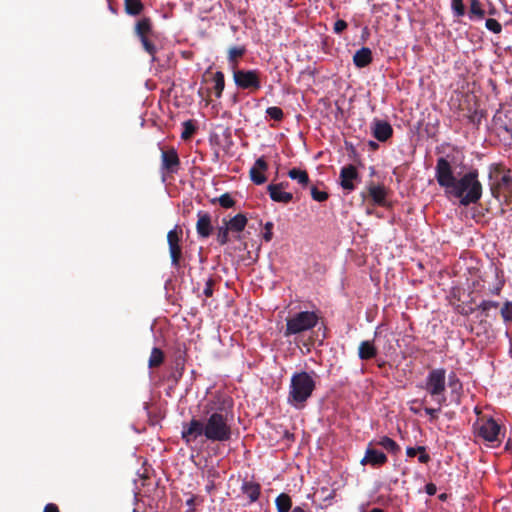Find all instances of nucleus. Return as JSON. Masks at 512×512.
<instances>
[{"instance_id":"nucleus-43","label":"nucleus","mask_w":512,"mask_h":512,"mask_svg":"<svg viewBox=\"0 0 512 512\" xmlns=\"http://www.w3.org/2000/svg\"><path fill=\"white\" fill-rule=\"evenodd\" d=\"M215 285V279L213 277H210L207 279L205 283V288L203 290V294L209 298L213 295V286Z\"/></svg>"},{"instance_id":"nucleus-32","label":"nucleus","mask_w":512,"mask_h":512,"mask_svg":"<svg viewBox=\"0 0 512 512\" xmlns=\"http://www.w3.org/2000/svg\"><path fill=\"white\" fill-rule=\"evenodd\" d=\"M213 81H214V88L213 89H214L215 96L217 98H220L222 96V92H223L224 87H225V77H224L223 72L217 71L214 74Z\"/></svg>"},{"instance_id":"nucleus-38","label":"nucleus","mask_w":512,"mask_h":512,"mask_svg":"<svg viewBox=\"0 0 512 512\" xmlns=\"http://www.w3.org/2000/svg\"><path fill=\"white\" fill-rule=\"evenodd\" d=\"M501 316L504 322H512V302L506 301L501 308Z\"/></svg>"},{"instance_id":"nucleus-1","label":"nucleus","mask_w":512,"mask_h":512,"mask_svg":"<svg viewBox=\"0 0 512 512\" xmlns=\"http://www.w3.org/2000/svg\"><path fill=\"white\" fill-rule=\"evenodd\" d=\"M231 436L227 410L224 406L215 407L213 402L204 406L202 418L192 417L189 422L183 423L181 431V438L187 445L199 437H205L206 441L212 443H222L229 441Z\"/></svg>"},{"instance_id":"nucleus-48","label":"nucleus","mask_w":512,"mask_h":512,"mask_svg":"<svg viewBox=\"0 0 512 512\" xmlns=\"http://www.w3.org/2000/svg\"><path fill=\"white\" fill-rule=\"evenodd\" d=\"M43 512H60L57 505L53 503H49L44 507Z\"/></svg>"},{"instance_id":"nucleus-25","label":"nucleus","mask_w":512,"mask_h":512,"mask_svg":"<svg viewBox=\"0 0 512 512\" xmlns=\"http://www.w3.org/2000/svg\"><path fill=\"white\" fill-rule=\"evenodd\" d=\"M124 10L130 16H138L144 10L141 0H124Z\"/></svg>"},{"instance_id":"nucleus-14","label":"nucleus","mask_w":512,"mask_h":512,"mask_svg":"<svg viewBox=\"0 0 512 512\" xmlns=\"http://www.w3.org/2000/svg\"><path fill=\"white\" fill-rule=\"evenodd\" d=\"M372 134L380 142H385L393 135V128L387 121L375 119L372 123Z\"/></svg>"},{"instance_id":"nucleus-36","label":"nucleus","mask_w":512,"mask_h":512,"mask_svg":"<svg viewBox=\"0 0 512 512\" xmlns=\"http://www.w3.org/2000/svg\"><path fill=\"white\" fill-rule=\"evenodd\" d=\"M183 128L184 129H183V131L181 133V138L183 140L190 139L192 137V135L195 133V130H196L192 120L185 121L183 123Z\"/></svg>"},{"instance_id":"nucleus-52","label":"nucleus","mask_w":512,"mask_h":512,"mask_svg":"<svg viewBox=\"0 0 512 512\" xmlns=\"http://www.w3.org/2000/svg\"><path fill=\"white\" fill-rule=\"evenodd\" d=\"M505 448H506V450H508L509 452L512 453V439L511 438L508 439V441H507V443L505 445Z\"/></svg>"},{"instance_id":"nucleus-19","label":"nucleus","mask_w":512,"mask_h":512,"mask_svg":"<svg viewBox=\"0 0 512 512\" xmlns=\"http://www.w3.org/2000/svg\"><path fill=\"white\" fill-rule=\"evenodd\" d=\"M372 51L368 47L357 50L353 56V63L357 68H365L372 63Z\"/></svg>"},{"instance_id":"nucleus-53","label":"nucleus","mask_w":512,"mask_h":512,"mask_svg":"<svg viewBox=\"0 0 512 512\" xmlns=\"http://www.w3.org/2000/svg\"><path fill=\"white\" fill-rule=\"evenodd\" d=\"M410 410H411V412H413L414 414H419V413H420V408H418V407L411 406V407H410Z\"/></svg>"},{"instance_id":"nucleus-20","label":"nucleus","mask_w":512,"mask_h":512,"mask_svg":"<svg viewBox=\"0 0 512 512\" xmlns=\"http://www.w3.org/2000/svg\"><path fill=\"white\" fill-rule=\"evenodd\" d=\"M499 127L503 129L509 136V145H512V109L499 113L496 116Z\"/></svg>"},{"instance_id":"nucleus-27","label":"nucleus","mask_w":512,"mask_h":512,"mask_svg":"<svg viewBox=\"0 0 512 512\" xmlns=\"http://www.w3.org/2000/svg\"><path fill=\"white\" fill-rule=\"evenodd\" d=\"M468 15L471 20H482L485 17V11L482 8L480 0H470Z\"/></svg>"},{"instance_id":"nucleus-7","label":"nucleus","mask_w":512,"mask_h":512,"mask_svg":"<svg viewBox=\"0 0 512 512\" xmlns=\"http://www.w3.org/2000/svg\"><path fill=\"white\" fill-rule=\"evenodd\" d=\"M134 33L140 40L144 51L151 56L153 62L156 61L157 48L152 41L155 33L151 19L149 17L139 19L135 24Z\"/></svg>"},{"instance_id":"nucleus-22","label":"nucleus","mask_w":512,"mask_h":512,"mask_svg":"<svg viewBox=\"0 0 512 512\" xmlns=\"http://www.w3.org/2000/svg\"><path fill=\"white\" fill-rule=\"evenodd\" d=\"M377 355V349L372 341H362L358 347V356L361 360H370Z\"/></svg>"},{"instance_id":"nucleus-31","label":"nucleus","mask_w":512,"mask_h":512,"mask_svg":"<svg viewBox=\"0 0 512 512\" xmlns=\"http://www.w3.org/2000/svg\"><path fill=\"white\" fill-rule=\"evenodd\" d=\"M245 52L244 46H234L228 50V60L233 64V70L236 69L238 58H241Z\"/></svg>"},{"instance_id":"nucleus-40","label":"nucleus","mask_w":512,"mask_h":512,"mask_svg":"<svg viewBox=\"0 0 512 512\" xmlns=\"http://www.w3.org/2000/svg\"><path fill=\"white\" fill-rule=\"evenodd\" d=\"M485 26L488 30H490L496 34H498L502 31V25L494 18L487 19Z\"/></svg>"},{"instance_id":"nucleus-28","label":"nucleus","mask_w":512,"mask_h":512,"mask_svg":"<svg viewBox=\"0 0 512 512\" xmlns=\"http://www.w3.org/2000/svg\"><path fill=\"white\" fill-rule=\"evenodd\" d=\"M288 176L292 180H296L303 187L307 186L309 183V175H308L307 171H305V170L293 168V169L289 170Z\"/></svg>"},{"instance_id":"nucleus-21","label":"nucleus","mask_w":512,"mask_h":512,"mask_svg":"<svg viewBox=\"0 0 512 512\" xmlns=\"http://www.w3.org/2000/svg\"><path fill=\"white\" fill-rule=\"evenodd\" d=\"M247 222V217L242 213L235 215L230 220L223 219V224H226L229 230L235 233L242 232L245 229Z\"/></svg>"},{"instance_id":"nucleus-55","label":"nucleus","mask_w":512,"mask_h":512,"mask_svg":"<svg viewBox=\"0 0 512 512\" xmlns=\"http://www.w3.org/2000/svg\"><path fill=\"white\" fill-rule=\"evenodd\" d=\"M369 512H383V510H382V509H380V508H373V509H372L371 511H369Z\"/></svg>"},{"instance_id":"nucleus-46","label":"nucleus","mask_w":512,"mask_h":512,"mask_svg":"<svg viewBox=\"0 0 512 512\" xmlns=\"http://www.w3.org/2000/svg\"><path fill=\"white\" fill-rule=\"evenodd\" d=\"M197 500H198V497L196 496H191L187 501H186V505L188 506V512H193L194 511V507L197 503Z\"/></svg>"},{"instance_id":"nucleus-26","label":"nucleus","mask_w":512,"mask_h":512,"mask_svg":"<svg viewBox=\"0 0 512 512\" xmlns=\"http://www.w3.org/2000/svg\"><path fill=\"white\" fill-rule=\"evenodd\" d=\"M277 512H289L292 509V499L286 493L279 494L275 499Z\"/></svg>"},{"instance_id":"nucleus-18","label":"nucleus","mask_w":512,"mask_h":512,"mask_svg":"<svg viewBox=\"0 0 512 512\" xmlns=\"http://www.w3.org/2000/svg\"><path fill=\"white\" fill-rule=\"evenodd\" d=\"M267 191L274 202L287 204L293 200L292 193L283 191V183L269 184Z\"/></svg>"},{"instance_id":"nucleus-2","label":"nucleus","mask_w":512,"mask_h":512,"mask_svg":"<svg viewBox=\"0 0 512 512\" xmlns=\"http://www.w3.org/2000/svg\"><path fill=\"white\" fill-rule=\"evenodd\" d=\"M478 170L473 169L457 179L451 163L444 157L437 159L435 179L444 189L447 197L459 199L462 206L476 204L482 197V184L478 179Z\"/></svg>"},{"instance_id":"nucleus-16","label":"nucleus","mask_w":512,"mask_h":512,"mask_svg":"<svg viewBox=\"0 0 512 512\" xmlns=\"http://www.w3.org/2000/svg\"><path fill=\"white\" fill-rule=\"evenodd\" d=\"M268 169V164L263 157L256 160L254 166L250 169V179L256 185L264 184L267 180L264 172Z\"/></svg>"},{"instance_id":"nucleus-8","label":"nucleus","mask_w":512,"mask_h":512,"mask_svg":"<svg viewBox=\"0 0 512 512\" xmlns=\"http://www.w3.org/2000/svg\"><path fill=\"white\" fill-rule=\"evenodd\" d=\"M182 237L183 229L179 225H175L174 228L167 233V243L171 259V266L176 270H179L182 267Z\"/></svg>"},{"instance_id":"nucleus-3","label":"nucleus","mask_w":512,"mask_h":512,"mask_svg":"<svg viewBox=\"0 0 512 512\" xmlns=\"http://www.w3.org/2000/svg\"><path fill=\"white\" fill-rule=\"evenodd\" d=\"M315 389L316 382L310 373L295 372L290 379L287 403L295 409H303Z\"/></svg>"},{"instance_id":"nucleus-37","label":"nucleus","mask_w":512,"mask_h":512,"mask_svg":"<svg viewBox=\"0 0 512 512\" xmlns=\"http://www.w3.org/2000/svg\"><path fill=\"white\" fill-rule=\"evenodd\" d=\"M451 8L456 17H462L465 15L463 0H451Z\"/></svg>"},{"instance_id":"nucleus-49","label":"nucleus","mask_w":512,"mask_h":512,"mask_svg":"<svg viewBox=\"0 0 512 512\" xmlns=\"http://www.w3.org/2000/svg\"><path fill=\"white\" fill-rule=\"evenodd\" d=\"M502 288H503V282H499V283H497V285L495 287L490 289V292L494 295H499Z\"/></svg>"},{"instance_id":"nucleus-56","label":"nucleus","mask_w":512,"mask_h":512,"mask_svg":"<svg viewBox=\"0 0 512 512\" xmlns=\"http://www.w3.org/2000/svg\"><path fill=\"white\" fill-rule=\"evenodd\" d=\"M282 183H283V189L288 186L287 182L286 183L282 182Z\"/></svg>"},{"instance_id":"nucleus-35","label":"nucleus","mask_w":512,"mask_h":512,"mask_svg":"<svg viewBox=\"0 0 512 512\" xmlns=\"http://www.w3.org/2000/svg\"><path fill=\"white\" fill-rule=\"evenodd\" d=\"M266 114L271 119H273V120H275L277 122L282 121L283 118H284V113H283L282 109L280 107H277V106L268 107L266 109Z\"/></svg>"},{"instance_id":"nucleus-9","label":"nucleus","mask_w":512,"mask_h":512,"mask_svg":"<svg viewBox=\"0 0 512 512\" xmlns=\"http://www.w3.org/2000/svg\"><path fill=\"white\" fill-rule=\"evenodd\" d=\"M261 72L259 70L234 69L233 80L235 85L242 90L253 93L261 88Z\"/></svg>"},{"instance_id":"nucleus-47","label":"nucleus","mask_w":512,"mask_h":512,"mask_svg":"<svg viewBox=\"0 0 512 512\" xmlns=\"http://www.w3.org/2000/svg\"><path fill=\"white\" fill-rule=\"evenodd\" d=\"M425 491L428 495L432 496L436 493L437 491V487L435 484L433 483H428L426 486H425Z\"/></svg>"},{"instance_id":"nucleus-42","label":"nucleus","mask_w":512,"mask_h":512,"mask_svg":"<svg viewBox=\"0 0 512 512\" xmlns=\"http://www.w3.org/2000/svg\"><path fill=\"white\" fill-rule=\"evenodd\" d=\"M499 306V303L497 301H491V300H483L476 309L481 310L482 312L486 313L491 308H497Z\"/></svg>"},{"instance_id":"nucleus-33","label":"nucleus","mask_w":512,"mask_h":512,"mask_svg":"<svg viewBox=\"0 0 512 512\" xmlns=\"http://www.w3.org/2000/svg\"><path fill=\"white\" fill-rule=\"evenodd\" d=\"M211 203H219V205L223 208H232L235 205V200L231 197L229 193H224L218 198H214L211 200Z\"/></svg>"},{"instance_id":"nucleus-34","label":"nucleus","mask_w":512,"mask_h":512,"mask_svg":"<svg viewBox=\"0 0 512 512\" xmlns=\"http://www.w3.org/2000/svg\"><path fill=\"white\" fill-rule=\"evenodd\" d=\"M229 232H231L229 230V228L227 227L226 224H224L223 226H220L218 227L217 229V242L220 244V245H226L228 242H229Z\"/></svg>"},{"instance_id":"nucleus-51","label":"nucleus","mask_w":512,"mask_h":512,"mask_svg":"<svg viewBox=\"0 0 512 512\" xmlns=\"http://www.w3.org/2000/svg\"><path fill=\"white\" fill-rule=\"evenodd\" d=\"M289 512H308V511L304 510V508L301 506H296L293 509H291Z\"/></svg>"},{"instance_id":"nucleus-24","label":"nucleus","mask_w":512,"mask_h":512,"mask_svg":"<svg viewBox=\"0 0 512 512\" xmlns=\"http://www.w3.org/2000/svg\"><path fill=\"white\" fill-rule=\"evenodd\" d=\"M418 456V461L422 464H427L430 461V455L426 452V448L424 446H417V447H407L406 449V455L408 457H415Z\"/></svg>"},{"instance_id":"nucleus-4","label":"nucleus","mask_w":512,"mask_h":512,"mask_svg":"<svg viewBox=\"0 0 512 512\" xmlns=\"http://www.w3.org/2000/svg\"><path fill=\"white\" fill-rule=\"evenodd\" d=\"M319 321V316L314 311H301L287 318L285 337L300 334L314 328Z\"/></svg>"},{"instance_id":"nucleus-13","label":"nucleus","mask_w":512,"mask_h":512,"mask_svg":"<svg viewBox=\"0 0 512 512\" xmlns=\"http://www.w3.org/2000/svg\"><path fill=\"white\" fill-rule=\"evenodd\" d=\"M339 179L341 187L350 192L355 189L354 181H359L360 177L357 168L349 164L341 168Z\"/></svg>"},{"instance_id":"nucleus-44","label":"nucleus","mask_w":512,"mask_h":512,"mask_svg":"<svg viewBox=\"0 0 512 512\" xmlns=\"http://www.w3.org/2000/svg\"><path fill=\"white\" fill-rule=\"evenodd\" d=\"M348 24L345 20L339 19L334 23L333 31L336 34L342 33L346 28Z\"/></svg>"},{"instance_id":"nucleus-12","label":"nucleus","mask_w":512,"mask_h":512,"mask_svg":"<svg viewBox=\"0 0 512 512\" xmlns=\"http://www.w3.org/2000/svg\"><path fill=\"white\" fill-rule=\"evenodd\" d=\"M388 458L383 452L373 448V442H370L366 448L365 455L361 459L360 464L370 465L372 467H381L386 464Z\"/></svg>"},{"instance_id":"nucleus-6","label":"nucleus","mask_w":512,"mask_h":512,"mask_svg":"<svg viewBox=\"0 0 512 512\" xmlns=\"http://www.w3.org/2000/svg\"><path fill=\"white\" fill-rule=\"evenodd\" d=\"M426 391L435 397L439 406L446 403V397L443 395L446 389V370L444 368L432 369L425 383Z\"/></svg>"},{"instance_id":"nucleus-5","label":"nucleus","mask_w":512,"mask_h":512,"mask_svg":"<svg viewBox=\"0 0 512 512\" xmlns=\"http://www.w3.org/2000/svg\"><path fill=\"white\" fill-rule=\"evenodd\" d=\"M489 179L493 182L490 184L492 196L499 200L503 192L512 193V174L511 170H504L500 164H495L489 172Z\"/></svg>"},{"instance_id":"nucleus-10","label":"nucleus","mask_w":512,"mask_h":512,"mask_svg":"<svg viewBox=\"0 0 512 512\" xmlns=\"http://www.w3.org/2000/svg\"><path fill=\"white\" fill-rule=\"evenodd\" d=\"M180 165V158L174 147L161 149V171L163 181L165 180V175L176 174L180 169Z\"/></svg>"},{"instance_id":"nucleus-50","label":"nucleus","mask_w":512,"mask_h":512,"mask_svg":"<svg viewBox=\"0 0 512 512\" xmlns=\"http://www.w3.org/2000/svg\"><path fill=\"white\" fill-rule=\"evenodd\" d=\"M455 384H459V380L456 378V375L454 373H452L449 376V385L454 386Z\"/></svg>"},{"instance_id":"nucleus-15","label":"nucleus","mask_w":512,"mask_h":512,"mask_svg":"<svg viewBox=\"0 0 512 512\" xmlns=\"http://www.w3.org/2000/svg\"><path fill=\"white\" fill-rule=\"evenodd\" d=\"M196 231L199 237L208 238L212 234L213 226L211 216L208 212L198 211Z\"/></svg>"},{"instance_id":"nucleus-57","label":"nucleus","mask_w":512,"mask_h":512,"mask_svg":"<svg viewBox=\"0 0 512 512\" xmlns=\"http://www.w3.org/2000/svg\"><path fill=\"white\" fill-rule=\"evenodd\" d=\"M418 402H419L418 400H413V401H412V403H413V404H416V403H418Z\"/></svg>"},{"instance_id":"nucleus-23","label":"nucleus","mask_w":512,"mask_h":512,"mask_svg":"<svg viewBox=\"0 0 512 512\" xmlns=\"http://www.w3.org/2000/svg\"><path fill=\"white\" fill-rule=\"evenodd\" d=\"M241 489L242 492L249 498L250 502L257 501L261 493L260 484L253 481H244Z\"/></svg>"},{"instance_id":"nucleus-29","label":"nucleus","mask_w":512,"mask_h":512,"mask_svg":"<svg viewBox=\"0 0 512 512\" xmlns=\"http://www.w3.org/2000/svg\"><path fill=\"white\" fill-rule=\"evenodd\" d=\"M376 444L392 454H397L400 451V446L388 436L381 437Z\"/></svg>"},{"instance_id":"nucleus-17","label":"nucleus","mask_w":512,"mask_h":512,"mask_svg":"<svg viewBox=\"0 0 512 512\" xmlns=\"http://www.w3.org/2000/svg\"><path fill=\"white\" fill-rule=\"evenodd\" d=\"M368 195L377 206L385 207L387 204V190L383 184H374L371 182L368 187Z\"/></svg>"},{"instance_id":"nucleus-45","label":"nucleus","mask_w":512,"mask_h":512,"mask_svg":"<svg viewBox=\"0 0 512 512\" xmlns=\"http://www.w3.org/2000/svg\"><path fill=\"white\" fill-rule=\"evenodd\" d=\"M424 410H425V413L431 417V420H434V419H436L438 417V413L440 411V407L439 408H429V407H426Z\"/></svg>"},{"instance_id":"nucleus-30","label":"nucleus","mask_w":512,"mask_h":512,"mask_svg":"<svg viewBox=\"0 0 512 512\" xmlns=\"http://www.w3.org/2000/svg\"><path fill=\"white\" fill-rule=\"evenodd\" d=\"M164 362V353L160 348L154 347L151 351V355L148 361L150 368H156L162 365Z\"/></svg>"},{"instance_id":"nucleus-41","label":"nucleus","mask_w":512,"mask_h":512,"mask_svg":"<svg viewBox=\"0 0 512 512\" xmlns=\"http://www.w3.org/2000/svg\"><path fill=\"white\" fill-rule=\"evenodd\" d=\"M273 222H266L264 225V232L262 234V238L265 242H270L273 238Z\"/></svg>"},{"instance_id":"nucleus-11","label":"nucleus","mask_w":512,"mask_h":512,"mask_svg":"<svg viewBox=\"0 0 512 512\" xmlns=\"http://www.w3.org/2000/svg\"><path fill=\"white\" fill-rule=\"evenodd\" d=\"M500 425L493 419L483 420L478 427V436L488 442L499 440Z\"/></svg>"},{"instance_id":"nucleus-54","label":"nucleus","mask_w":512,"mask_h":512,"mask_svg":"<svg viewBox=\"0 0 512 512\" xmlns=\"http://www.w3.org/2000/svg\"><path fill=\"white\" fill-rule=\"evenodd\" d=\"M369 146L374 150L378 148V144L374 141H370Z\"/></svg>"},{"instance_id":"nucleus-39","label":"nucleus","mask_w":512,"mask_h":512,"mask_svg":"<svg viewBox=\"0 0 512 512\" xmlns=\"http://www.w3.org/2000/svg\"><path fill=\"white\" fill-rule=\"evenodd\" d=\"M311 196L313 198V200L315 201H318V202H324L328 199L329 195L327 192L325 191H320L317 189V187L313 186L311 188Z\"/></svg>"}]
</instances>
